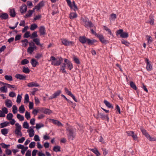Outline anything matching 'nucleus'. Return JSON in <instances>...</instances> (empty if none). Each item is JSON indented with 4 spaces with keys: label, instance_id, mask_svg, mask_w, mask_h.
Here are the masks:
<instances>
[{
    "label": "nucleus",
    "instance_id": "obj_1",
    "mask_svg": "<svg viewBox=\"0 0 156 156\" xmlns=\"http://www.w3.org/2000/svg\"><path fill=\"white\" fill-rule=\"evenodd\" d=\"M79 41L82 44H85L87 43L89 45H92L94 43L97 42V41L95 39L91 40L87 38L84 36H80L79 37Z\"/></svg>",
    "mask_w": 156,
    "mask_h": 156
},
{
    "label": "nucleus",
    "instance_id": "obj_2",
    "mask_svg": "<svg viewBox=\"0 0 156 156\" xmlns=\"http://www.w3.org/2000/svg\"><path fill=\"white\" fill-rule=\"evenodd\" d=\"M66 130L67 131V135L69 139L71 140H73L76 135V129L69 126L66 128Z\"/></svg>",
    "mask_w": 156,
    "mask_h": 156
},
{
    "label": "nucleus",
    "instance_id": "obj_3",
    "mask_svg": "<svg viewBox=\"0 0 156 156\" xmlns=\"http://www.w3.org/2000/svg\"><path fill=\"white\" fill-rule=\"evenodd\" d=\"M81 20L83 21V24L86 28H88L94 27L95 28H96L94 25L89 20L88 18L81 17Z\"/></svg>",
    "mask_w": 156,
    "mask_h": 156
},
{
    "label": "nucleus",
    "instance_id": "obj_4",
    "mask_svg": "<svg viewBox=\"0 0 156 156\" xmlns=\"http://www.w3.org/2000/svg\"><path fill=\"white\" fill-rule=\"evenodd\" d=\"M51 61V65L54 66H58L60 65L63 61V58L61 57L56 58L54 56H51L50 60Z\"/></svg>",
    "mask_w": 156,
    "mask_h": 156
},
{
    "label": "nucleus",
    "instance_id": "obj_5",
    "mask_svg": "<svg viewBox=\"0 0 156 156\" xmlns=\"http://www.w3.org/2000/svg\"><path fill=\"white\" fill-rule=\"evenodd\" d=\"M116 35L117 36L120 35V37L122 38H127L129 37L127 32H123L122 29L118 30L116 32Z\"/></svg>",
    "mask_w": 156,
    "mask_h": 156
},
{
    "label": "nucleus",
    "instance_id": "obj_6",
    "mask_svg": "<svg viewBox=\"0 0 156 156\" xmlns=\"http://www.w3.org/2000/svg\"><path fill=\"white\" fill-rule=\"evenodd\" d=\"M16 128L14 130L15 134L17 136H22V133L21 132V126L18 123H16L15 124Z\"/></svg>",
    "mask_w": 156,
    "mask_h": 156
},
{
    "label": "nucleus",
    "instance_id": "obj_7",
    "mask_svg": "<svg viewBox=\"0 0 156 156\" xmlns=\"http://www.w3.org/2000/svg\"><path fill=\"white\" fill-rule=\"evenodd\" d=\"M62 44L65 46H73L74 42L68 40L66 38H63L61 39Z\"/></svg>",
    "mask_w": 156,
    "mask_h": 156
},
{
    "label": "nucleus",
    "instance_id": "obj_8",
    "mask_svg": "<svg viewBox=\"0 0 156 156\" xmlns=\"http://www.w3.org/2000/svg\"><path fill=\"white\" fill-rule=\"evenodd\" d=\"M126 133L129 136H131L134 140L137 141L138 140L137 134L133 131H126Z\"/></svg>",
    "mask_w": 156,
    "mask_h": 156
},
{
    "label": "nucleus",
    "instance_id": "obj_9",
    "mask_svg": "<svg viewBox=\"0 0 156 156\" xmlns=\"http://www.w3.org/2000/svg\"><path fill=\"white\" fill-rule=\"evenodd\" d=\"M64 60L65 62V63L66 64V66H67L68 69L70 70L72 69L73 66L71 62L66 58H64Z\"/></svg>",
    "mask_w": 156,
    "mask_h": 156
},
{
    "label": "nucleus",
    "instance_id": "obj_10",
    "mask_svg": "<svg viewBox=\"0 0 156 156\" xmlns=\"http://www.w3.org/2000/svg\"><path fill=\"white\" fill-rule=\"evenodd\" d=\"M145 61L147 63L146 69L147 71H150L152 69V66L150 63V62L149 61V59L148 58H146L145 60Z\"/></svg>",
    "mask_w": 156,
    "mask_h": 156
},
{
    "label": "nucleus",
    "instance_id": "obj_11",
    "mask_svg": "<svg viewBox=\"0 0 156 156\" xmlns=\"http://www.w3.org/2000/svg\"><path fill=\"white\" fill-rule=\"evenodd\" d=\"M61 92L62 91L60 90H57L50 96L49 99H53L56 98L58 96L60 95Z\"/></svg>",
    "mask_w": 156,
    "mask_h": 156
},
{
    "label": "nucleus",
    "instance_id": "obj_12",
    "mask_svg": "<svg viewBox=\"0 0 156 156\" xmlns=\"http://www.w3.org/2000/svg\"><path fill=\"white\" fill-rule=\"evenodd\" d=\"M40 35H44L46 34L45 27L44 26H41L39 29Z\"/></svg>",
    "mask_w": 156,
    "mask_h": 156
},
{
    "label": "nucleus",
    "instance_id": "obj_13",
    "mask_svg": "<svg viewBox=\"0 0 156 156\" xmlns=\"http://www.w3.org/2000/svg\"><path fill=\"white\" fill-rule=\"evenodd\" d=\"M27 10V7L26 5L23 4L20 7V10L21 13L23 14L26 12Z\"/></svg>",
    "mask_w": 156,
    "mask_h": 156
},
{
    "label": "nucleus",
    "instance_id": "obj_14",
    "mask_svg": "<svg viewBox=\"0 0 156 156\" xmlns=\"http://www.w3.org/2000/svg\"><path fill=\"white\" fill-rule=\"evenodd\" d=\"M44 1H42L35 6V7L37 8V11L39 10L40 9L43 7L44 5Z\"/></svg>",
    "mask_w": 156,
    "mask_h": 156
},
{
    "label": "nucleus",
    "instance_id": "obj_15",
    "mask_svg": "<svg viewBox=\"0 0 156 156\" xmlns=\"http://www.w3.org/2000/svg\"><path fill=\"white\" fill-rule=\"evenodd\" d=\"M15 77L17 79L25 80H26V76L20 74H17L15 76Z\"/></svg>",
    "mask_w": 156,
    "mask_h": 156
},
{
    "label": "nucleus",
    "instance_id": "obj_16",
    "mask_svg": "<svg viewBox=\"0 0 156 156\" xmlns=\"http://www.w3.org/2000/svg\"><path fill=\"white\" fill-rule=\"evenodd\" d=\"M99 114L100 115V118L102 120H106L108 122L109 121V118L108 115H105L102 113H100V114Z\"/></svg>",
    "mask_w": 156,
    "mask_h": 156
},
{
    "label": "nucleus",
    "instance_id": "obj_17",
    "mask_svg": "<svg viewBox=\"0 0 156 156\" xmlns=\"http://www.w3.org/2000/svg\"><path fill=\"white\" fill-rule=\"evenodd\" d=\"M98 37L99 38L100 41L104 44H106L107 41L105 39L103 36L101 34H99L98 35Z\"/></svg>",
    "mask_w": 156,
    "mask_h": 156
},
{
    "label": "nucleus",
    "instance_id": "obj_18",
    "mask_svg": "<svg viewBox=\"0 0 156 156\" xmlns=\"http://www.w3.org/2000/svg\"><path fill=\"white\" fill-rule=\"evenodd\" d=\"M8 15L6 13H2L0 14V18L1 19L6 20L8 18Z\"/></svg>",
    "mask_w": 156,
    "mask_h": 156
},
{
    "label": "nucleus",
    "instance_id": "obj_19",
    "mask_svg": "<svg viewBox=\"0 0 156 156\" xmlns=\"http://www.w3.org/2000/svg\"><path fill=\"white\" fill-rule=\"evenodd\" d=\"M50 120L54 124L57 125L58 126H62V124L60 121L53 119H51Z\"/></svg>",
    "mask_w": 156,
    "mask_h": 156
},
{
    "label": "nucleus",
    "instance_id": "obj_20",
    "mask_svg": "<svg viewBox=\"0 0 156 156\" xmlns=\"http://www.w3.org/2000/svg\"><path fill=\"white\" fill-rule=\"evenodd\" d=\"M27 85L29 87H38L40 86L39 85L38 83L34 82L29 83L27 84Z\"/></svg>",
    "mask_w": 156,
    "mask_h": 156
},
{
    "label": "nucleus",
    "instance_id": "obj_21",
    "mask_svg": "<svg viewBox=\"0 0 156 156\" xmlns=\"http://www.w3.org/2000/svg\"><path fill=\"white\" fill-rule=\"evenodd\" d=\"M9 10L10 15L12 17H14L16 15L15 9H10Z\"/></svg>",
    "mask_w": 156,
    "mask_h": 156
},
{
    "label": "nucleus",
    "instance_id": "obj_22",
    "mask_svg": "<svg viewBox=\"0 0 156 156\" xmlns=\"http://www.w3.org/2000/svg\"><path fill=\"white\" fill-rule=\"evenodd\" d=\"M104 103L106 105V106L108 108H113V106L112 105V104H111L107 101L106 100H104Z\"/></svg>",
    "mask_w": 156,
    "mask_h": 156
},
{
    "label": "nucleus",
    "instance_id": "obj_23",
    "mask_svg": "<svg viewBox=\"0 0 156 156\" xmlns=\"http://www.w3.org/2000/svg\"><path fill=\"white\" fill-rule=\"evenodd\" d=\"M140 129L143 134L147 138L149 134L147 132V131L143 128H140Z\"/></svg>",
    "mask_w": 156,
    "mask_h": 156
},
{
    "label": "nucleus",
    "instance_id": "obj_24",
    "mask_svg": "<svg viewBox=\"0 0 156 156\" xmlns=\"http://www.w3.org/2000/svg\"><path fill=\"white\" fill-rule=\"evenodd\" d=\"M30 62L32 66L33 67H35L38 64V62L36 61V60L34 59H32L30 61Z\"/></svg>",
    "mask_w": 156,
    "mask_h": 156
},
{
    "label": "nucleus",
    "instance_id": "obj_25",
    "mask_svg": "<svg viewBox=\"0 0 156 156\" xmlns=\"http://www.w3.org/2000/svg\"><path fill=\"white\" fill-rule=\"evenodd\" d=\"M5 105L7 108H10L12 107V104L10 100H8L5 101Z\"/></svg>",
    "mask_w": 156,
    "mask_h": 156
},
{
    "label": "nucleus",
    "instance_id": "obj_26",
    "mask_svg": "<svg viewBox=\"0 0 156 156\" xmlns=\"http://www.w3.org/2000/svg\"><path fill=\"white\" fill-rule=\"evenodd\" d=\"M77 16V14L76 12H71L69 15V17L71 19L76 18Z\"/></svg>",
    "mask_w": 156,
    "mask_h": 156
},
{
    "label": "nucleus",
    "instance_id": "obj_27",
    "mask_svg": "<svg viewBox=\"0 0 156 156\" xmlns=\"http://www.w3.org/2000/svg\"><path fill=\"white\" fill-rule=\"evenodd\" d=\"M27 132L29 133V135L30 137H32L34 136V131L33 128H30L29 130H27Z\"/></svg>",
    "mask_w": 156,
    "mask_h": 156
},
{
    "label": "nucleus",
    "instance_id": "obj_28",
    "mask_svg": "<svg viewBox=\"0 0 156 156\" xmlns=\"http://www.w3.org/2000/svg\"><path fill=\"white\" fill-rule=\"evenodd\" d=\"M91 151L96 154L97 156H99L101 155L100 153L96 148H95L94 149H91Z\"/></svg>",
    "mask_w": 156,
    "mask_h": 156
},
{
    "label": "nucleus",
    "instance_id": "obj_29",
    "mask_svg": "<svg viewBox=\"0 0 156 156\" xmlns=\"http://www.w3.org/2000/svg\"><path fill=\"white\" fill-rule=\"evenodd\" d=\"M21 42L22 43V46L24 47H26L29 43V42L27 39H24L23 40H21Z\"/></svg>",
    "mask_w": 156,
    "mask_h": 156
},
{
    "label": "nucleus",
    "instance_id": "obj_30",
    "mask_svg": "<svg viewBox=\"0 0 156 156\" xmlns=\"http://www.w3.org/2000/svg\"><path fill=\"white\" fill-rule=\"evenodd\" d=\"M43 112V113L48 115H50L52 113V111L48 108L44 109Z\"/></svg>",
    "mask_w": 156,
    "mask_h": 156
},
{
    "label": "nucleus",
    "instance_id": "obj_31",
    "mask_svg": "<svg viewBox=\"0 0 156 156\" xmlns=\"http://www.w3.org/2000/svg\"><path fill=\"white\" fill-rule=\"evenodd\" d=\"M8 130L9 129H7L4 128L1 130V132L2 134L5 136L8 134Z\"/></svg>",
    "mask_w": 156,
    "mask_h": 156
},
{
    "label": "nucleus",
    "instance_id": "obj_32",
    "mask_svg": "<svg viewBox=\"0 0 156 156\" xmlns=\"http://www.w3.org/2000/svg\"><path fill=\"white\" fill-rule=\"evenodd\" d=\"M4 85H6L7 87L9 88H14L15 87V85H11L8 83H4L2 82H0Z\"/></svg>",
    "mask_w": 156,
    "mask_h": 156
},
{
    "label": "nucleus",
    "instance_id": "obj_33",
    "mask_svg": "<svg viewBox=\"0 0 156 156\" xmlns=\"http://www.w3.org/2000/svg\"><path fill=\"white\" fill-rule=\"evenodd\" d=\"M61 147L60 146H54L53 148V150L55 152H60L61 151Z\"/></svg>",
    "mask_w": 156,
    "mask_h": 156
},
{
    "label": "nucleus",
    "instance_id": "obj_34",
    "mask_svg": "<svg viewBox=\"0 0 156 156\" xmlns=\"http://www.w3.org/2000/svg\"><path fill=\"white\" fill-rule=\"evenodd\" d=\"M25 109L23 105H21L19 108V111L20 113H23L25 112Z\"/></svg>",
    "mask_w": 156,
    "mask_h": 156
},
{
    "label": "nucleus",
    "instance_id": "obj_35",
    "mask_svg": "<svg viewBox=\"0 0 156 156\" xmlns=\"http://www.w3.org/2000/svg\"><path fill=\"white\" fill-rule=\"evenodd\" d=\"M73 60L74 61V62L77 64H80V60L76 56L74 55L73 58Z\"/></svg>",
    "mask_w": 156,
    "mask_h": 156
},
{
    "label": "nucleus",
    "instance_id": "obj_36",
    "mask_svg": "<svg viewBox=\"0 0 156 156\" xmlns=\"http://www.w3.org/2000/svg\"><path fill=\"white\" fill-rule=\"evenodd\" d=\"M104 30L108 32V33L110 35H112V37L113 36V35L112 34L111 30L109 29L108 27H107L106 26H104Z\"/></svg>",
    "mask_w": 156,
    "mask_h": 156
},
{
    "label": "nucleus",
    "instance_id": "obj_37",
    "mask_svg": "<svg viewBox=\"0 0 156 156\" xmlns=\"http://www.w3.org/2000/svg\"><path fill=\"white\" fill-rule=\"evenodd\" d=\"M34 51V49L32 46H29L27 49V52L30 54H32Z\"/></svg>",
    "mask_w": 156,
    "mask_h": 156
},
{
    "label": "nucleus",
    "instance_id": "obj_38",
    "mask_svg": "<svg viewBox=\"0 0 156 156\" xmlns=\"http://www.w3.org/2000/svg\"><path fill=\"white\" fill-rule=\"evenodd\" d=\"M9 124V122L7 121L1 123L0 124V128H4L7 126Z\"/></svg>",
    "mask_w": 156,
    "mask_h": 156
},
{
    "label": "nucleus",
    "instance_id": "obj_39",
    "mask_svg": "<svg viewBox=\"0 0 156 156\" xmlns=\"http://www.w3.org/2000/svg\"><path fill=\"white\" fill-rule=\"evenodd\" d=\"M130 85L133 89L136 90L137 89V88L136 85L135 83L133 81H131L130 83Z\"/></svg>",
    "mask_w": 156,
    "mask_h": 156
},
{
    "label": "nucleus",
    "instance_id": "obj_40",
    "mask_svg": "<svg viewBox=\"0 0 156 156\" xmlns=\"http://www.w3.org/2000/svg\"><path fill=\"white\" fill-rule=\"evenodd\" d=\"M23 72L25 73H28L30 72V70L28 67H25V66L23 67L22 69Z\"/></svg>",
    "mask_w": 156,
    "mask_h": 156
},
{
    "label": "nucleus",
    "instance_id": "obj_41",
    "mask_svg": "<svg viewBox=\"0 0 156 156\" xmlns=\"http://www.w3.org/2000/svg\"><path fill=\"white\" fill-rule=\"evenodd\" d=\"M147 138L148 139L149 141H156V137L155 136L152 137L150 136V135L147 137Z\"/></svg>",
    "mask_w": 156,
    "mask_h": 156
},
{
    "label": "nucleus",
    "instance_id": "obj_42",
    "mask_svg": "<svg viewBox=\"0 0 156 156\" xmlns=\"http://www.w3.org/2000/svg\"><path fill=\"white\" fill-rule=\"evenodd\" d=\"M5 79L9 81H12V78L11 75H6L5 76Z\"/></svg>",
    "mask_w": 156,
    "mask_h": 156
},
{
    "label": "nucleus",
    "instance_id": "obj_43",
    "mask_svg": "<svg viewBox=\"0 0 156 156\" xmlns=\"http://www.w3.org/2000/svg\"><path fill=\"white\" fill-rule=\"evenodd\" d=\"M67 101L69 104H70L71 105V107L72 108H75V106H76V104L75 103H73V102H72L69 99H68Z\"/></svg>",
    "mask_w": 156,
    "mask_h": 156
},
{
    "label": "nucleus",
    "instance_id": "obj_44",
    "mask_svg": "<svg viewBox=\"0 0 156 156\" xmlns=\"http://www.w3.org/2000/svg\"><path fill=\"white\" fill-rule=\"evenodd\" d=\"M37 27V26L36 24L34 23L31 25L30 29L31 30H34Z\"/></svg>",
    "mask_w": 156,
    "mask_h": 156
},
{
    "label": "nucleus",
    "instance_id": "obj_45",
    "mask_svg": "<svg viewBox=\"0 0 156 156\" xmlns=\"http://www.w3.org/2000/svg\"><path fill=\"white\" fill-rule=\"evenodd\" d=\"M37 32L36 31H35L33 32L31 34V35H30V38L31 39H34L35 38L37 37Z\"/></svg>",
    "mask_w": 156,
    "mask_h": 156
},
{
    "label": "nucleus",
    "instance_id": "obj_46",
    "mask_svg": "<svg viewBox=\"0 0 156 156\" xmlns=\"http://www.w3.org/2000/svg\"><path fill=\"white\" fill-rule=\"evenodd\" d=\"M30 32L29 31L26 32L23 35V37L24 38H28L29 37H30Z\"/></svg>",
    "mask_w": 156,
    "mask_h": 156
},
{
    "label": "nucleus",
    "instance_id": "obj_47",
    "mask_svg": "<svg viewBox=\"0 0 156 156\" xmlns=\"http://www.w3.org/2000/svg\"><path fill=\"white\" fill-rule=\"evenodd\" d=\"M0 90L1 92L6 93L7 92V88L5 86H4L1 87Z\"/></svg>",
    "mask_w": 156,
    "mask_h": 156
},
{
    "label": "nucleus",
    "instance_id": "obj_48",
    "mask_svg": "<svg viewBox=\"0 0 156 156\" xmlns=\"http://www.w3.org/2000/svg\"><path fill=\"white\" fill-rule=\"evenodd\" d=\"M44 126V125L43 124L41 123H37L36 124L35 126L36 128L37 129H39L41 128V127H42Z\"/></svg>",
    "mask_w": 156,
    "mask_h": 156
},
{
    "label": "nucleus",
    "instance_id": "obj_49",
    "mask_svg": "<svg viewBox=\"0 0 156 156\" xmlns=\"http://www.w3.org/2000/svg\"><path fill=\"white\" fill-rule=\"evenodd\" d=\"M17 118L20 121H23L24 119V116L20 114H17Z\"/></svg>",
    "mask_w": 156,
    "mask_h": 156
},
{
    "label": "nucleus",
    "instance_id": "obj_50",
    "mask_svg": "<svg viewBox=\"0 0 156 156\" xmlns=\"http://www.w3.org/2000/svg\"><path fill=\"white\" fill-rule=\"evenodd\" d=\"M33 42L35 43V44L37 45L40 44V40L38 38H34L33 39Z\"/></svg>",
    "mask_w": 156,
    "mask_h": 156
},
{
    "label": "nucleus",
    "instance_id": "obj_51",
    "mask_svg": "<svg viewBox=\"0 0 156 156\" xmlns=\"http://www.w3.org/2000/svg\"><path fill=\"white\" fill-rule=\"evenodd\" d=\"M21 63L22 65H24L28 64L29 63V61L27 59L25 58L22 60Z\"/></svg>",
    "mask_w": 156,
    "mask_h": 156
},
{
    "label": "nucleus",
    "instance_id": "obj_52",
    "mask_svg": "<svg viewBox=\"0 0 156 156\" xmlns=\"http://www.w3.org/2000/svg\"><path fill=\"white\" fill-rule=\"evenodd\" d=\"M32 14L33 13L30 11V10H29L28 12L24 16V17L25 18L29 17L31 16Z\"/></svg>",
    "mask_w": 156,
    "mask_h": 156
},
{
    "label": "nucleus",
    "instance_id": "obj_53",
    "mask_svg": "<svg viewBox=\"0 0 156 156\" xmlns=\"http://www.w3.org/2000/svg\"><path fill=\"white\" fill-rule=\"evenodd\" d=\"M121 43L122 44H125L126 46H128L130 44V43L129 42L123 39L122 40Z\"/></svg>",
    "mask_w": 156,
    "mask_h": 156
},
{
    "label": "nucleus",
    "instance_id": "obj_54",
    "mask_svg": "<svg viewBox=\"0 0 156 156\" xmlns=\"http://www.w3.org/2000/svg\"><path fill=\"white\" fill-rule=\"evenodd\" d=\"M36 143L34 141L31 142L29 144V147L30 148H34L35 146Z\"/></svg>",
    "mask_w": 156,
    "mask_h": 156
},
{
    "label": "nucleus",
    "instance_id": "obj_55",
    "mask_svg": "<svg viewBox=\"0 0 156 156\" xmlns=\"http://www.w3.org/2000/svg\"><path fill=\"white\" fill-rule=\"evenodd\" d=\"M13 115L11 113H9L7 115V118L8 120H10L12 119L13 117Z\"/></svg>",
    "mask_w": 156,
    "mask_h": 156
},
{
    "label": "nucleus",
    "instance_id": "obj_56",
    "mask_svg": "<svg viewBox=\"0 0 156 156\" xmlns=\"http://www.w3.org/2000/svg\"><path fill=\"white\" fill-rule=\"evenodd\" d=\"M146 37H147V40L148 42L149 43H151L153 41V39L149 35H147Z\"/></svg>",
    "mask_w": 156,
    "mask_h": 156
},
{
    "label": "nucleus",
    "instance_id": "obj_57",
    "mask_svg": "<svg viewBox=\"0 0 156 156\" xmlns=\"http://www.w3.org/2000/svg\"><path fill=\"white\" fill-rule=\"evenodd\" d=\"M65 90L66 93L69 96H71V95L73 94L72 92L70 91H69L67 88H65Z\"/></svg>",
    "mask_w": 156,
    "mask_h": 156
},
{
    "label": "nucleus",
    "instance_id": "obj_58",
    "mask_svg": "<svg viewBox=\"0 0 156 156\" xmlns=\"http://www.w3.org/2000/svg\"><path fill=\"white\" fill-rule=\"evenodd\" d=\"M12 151L9 149H6L5 150V154L8 155H10L12 154Z\"/></svg>",
    "mask_w": 156,
    "mask_h": 156
},
{
    "label": "nucleus",
    "instance_id": "obj_59",
    "mask_svg": "<svg viewBox=\"0 0 156 156\" xmlns=\"http://www.w3.org/2000/svg\"><path fill=\"white\" fill-rule=\"evenodd\" d=\"M23 126L24 128L28 129L29 128V124L27 121L25 122H23Z\"/></svg>",
    "mask_w": 156,
    "mask_h": 156
},
{
    "label": "nucleus",
    "instance_id": "obj_60",
    "mask_svg": "<svg viewBox=\"0 0 156 156\" xmlns=\"http://www.w3.org/2000/svg\"><path fill=\"white\" fill-rule=\"evenodd\" d=\"M12 112L14 114H15L17 112V108L15 105H14L12 106Z\"/></svg>",
    "mask_w": 156,
    "mask_h": 156
},
{
    "label": "nucleus",
    "instance_id": "obj_61",
    "mask_svg": "<svg viewBox=\"0 0 156 156\" xmlns=\"http://www.w3.org/2000/svg\"><path fill=\"white\" fill-rule=\"evenodd\" d=\"M25 117L27 119H29L30 117V113L27 111L25 112Z\"/></svg>",
    "mask_w": 156,
    "mask_h": 156
},
{
    "label": "nucleus",
    "instance_id": "obj_62",
    "mask_svg": "<svg viewBox=\"0 0 156 156\" xmlns=\"http://www.w3.org/2000/svg\"><path fill=\"white\" fill-rule=\"evenodd\" d=\"M24 103L28 102L29 101V97L28 94H26L25 96Z\"/></svg>",
    "mask_w": 156,
    "mask_h": 156
},
{
    "label": "nucleus",
    "instance_id": "obj_63",
    "mask_svg": "<svg viewBox=\"0 0 156 156\" xmlns=\"http://www.w3.org/2000/svg\"><path fill=\"white\" fill-rule=\"evenodd\" d=\"M21 96L19 94H18L17 96L16 100V102L17 103H19L21 102Z\"/></svg>",
    "mask_w": 156,
    "mask_h": 156
},
{
    "label": "nucleus",
    "instance_id": "obj_64",
    "mask_svg": "<svg viewBox=\"0 0 156 156\" xmlns=\"http://www.w3.org/2000/svg\"><path fill=\"white\" fill-rule=\"evenodd\" d=\"M31 150H27L25 154V156H31Z\"/></svg>",
    "mask_w": 156,
    "mask_h": 156
}]
</instances>
